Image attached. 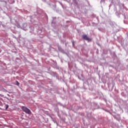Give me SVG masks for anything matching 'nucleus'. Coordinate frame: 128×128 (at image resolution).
I'll return each mask as SVG.
<instances>
[{"instance_id":"7ed1b4c3","label":"nucleus","mask_w":128,"mask_h":128,"mask_svg":"<svg viewBox=\"0 0 128 128\" xmlns=\"http://www.w3.org/2000/svg\"><path fill=\"white\" fill-rule=\"evenodd\" d=\"M16 86H20V82L18 81H16Z\"/></svg>"},{"instance_id":"20e7f679","label":"nucleus","mask_w":128,"mask_h":128,"mask_svg":"<svg viewBox=\"0 0 128 128\" xmlns=\"http://www.w3.org/2000/svg\"><path fill=\"white\" fill-rule=\"evenodd\" d=\"M8 106L6 105V110H8Z\"/></svg>"},{"instance_id":"f03ea898","label":"nucleus","mask_w":128,"mask_h":128,"mask_svg":"<svg viewBox=\"0 0 128 128\" xmlns=\"http://www.w3.org/2000/svg\"><path fill=\"white\" fill-rule=\"evenodd\" d=\"M82 38H84V40H90V38H88V36H86V35H83L82 36Z\"/></svg>"},{"instance_id":"f257e3e1","label":"nucleus","mask_w":128,"mask_h":128,"mask_svg":"<svg viewBox=\"0 0 128 128\" xmlns=\"http://www.w3.org/2000/svg\"><path fill=\"white\" fill-rule=\"evenodd\" d=\"M22 110L24 112L28 114H32L30 110V109L26 107L22 106Z\"/></svg>"}]
</instances>
